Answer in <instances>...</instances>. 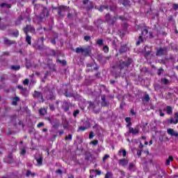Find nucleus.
Wrapping results in <instances>:
<instances>
[{
	"mask_svg": "<svg viewBox=\"0 0 178 178\" xmlns=\"http://www.w3.org/2000/svg\"><path fill=\"white\" fill-rule=\"evenodd\" d=\"M133 63V60L130 58H127L125 60H120L115 63V64L113 66L112 73L115 74V76H120V73L123 69H126L131 65Z\"/></svg>",
	"mask_w": 178,
	"mask_h": 178,
	"instance_id": "1",
	"label": "nucleus"
},
{
	"mask_svg": "<svg viewBox=\"0 0 178 178\" xmlns=\"http://www.w3.org/2000/svg\"><path fill=\"white\" fill-rule=\"evenodd\" d=\"M147 34H148V30H147L146 29H143L141 33L142 35H139L138 37V40L136 42V45H140V44H141V42L144 41V38L143 37H145Z\"/></svg>",
	"mask_w": 178,
	"mask_h": 178,
	"instance_id": "2",
	"label": "nucleus"
},
{
	"mask_svg": "<svg viewBox=\"0 0 178 178\" xmlns=\"http://www.w3.org/2000/svg\"><path fill=\"white\" fill-rule=\"evenodd\" d=\"M23 30L25 34H29V32L35 33V28H34L31 25H26V27L23 29Z\"/></svg>",
	"mask_w": 178,
	"mask_h": 178,
	"instance_id": "3",
	"label": "nucleus"
},
{
	"mask_svg": "<svg viewBox=\"0 0 178 178\" xmlns=\"http://www.w3.org/2000/svg\"><path fill=\"white\" fill-rule=\"evenodd\" d=\"M48 16H49V11H48V9L44 7L42 10V13L40 14L39 17L42 19L44 17H48Z\"/></svg>",
	"mask_w": 178,
	"mask_h": 178,
	"instance_id": "4",
	"label": "nucleus"
},
{
	"mask_svg": "<svg viewBox=\"0 0 178 178\" xmlns=\"http://www.w3.org/2000/svg\"><path fill=\"white\" fill-rule=\"evenodd\" d=\"M168 52V47L159 48L157 49L156 55V56H162V55H165Z\"/></svg>",
	"mask_w": 178,
	"mask_h": 178,
	"instance_id": "5",
	"label": "nucleus"
},
{
	"mask_svg": "<svg viewBox=\"0 0 178 178\" xmlns=\"http://www.w3.org/2000/svg\"><path fill=\"white\" fill-rule=\"evenodd\" d=\"M33 97L36 98V99H42V102H44V98L42 97V93L41 92H38L37 90L34 91Z\"/></svg>",
	"mask_w": 178,
	"mask_h": 178,
	"instance_id": "6",
	"label": "nucleus"
},
{
	"mask_svg": "<svg viewBox=\"0 0 178 178\" xmlns=\"http://www.w3.org/2000/svg\"><path fill=\"white\" fill-rule=\"evenodd\" d=\"M138 133H140V129L137 128L134 129L133 127L129 128L128 134H133L134 136H136V134H138Z\"/></svg>",
	"mask_w": 178,
	"mask_h": 178,
	"instance_id": "7",
	"label": "nucleus"
},
{
	"mask_svg": "<svg viewBox=\"0 0 178 178\" xmlns=\"http://www.w3.org/2000/svg\"><path fill=\"white\" fill-rule=\"evenodd\" d=\"M67 9V7L64 6H60L58 8V14L59 16H63L64 12Z\"/></svg>",
	"mask_w": 178,
	"mask_h": 178,
	"instance_id": "8",
	"label": "nucleus"
},
{
	"mask_svg": "<svg viewBox=\"0 0 178 178\" xmlns=\"http://www.w3.org/2000/svg\"><path fill=\"white\" fill-rule=\"evenodd\" d=\"M167 133L168 134H169L170 136H172V137H178V132H176L173 129H170V128L168 129Z\"/></svg>",
	"mask_w": 178,
	"mask_h": 178,
	"instance_id": "9",
	"label": "nucleus"
},
{
	"mask_svg": "<svg viewBox=\"0 0 178 178\" xmlns=\"http://www.w3.org/2000/svg\"><path fill=\"white\" fill-rule=\"evenodd\" d=\"M62 108L65 112H67V111H69V108H70V106L69 105V103H67V102L63 101Z\"/></svg>",
	"mask_w": 178,
	"mask_h": 178,
	"instance_id": "10",
	"label": "nucleus"
},
{
	"mask_svg": "<svg viewBox=\"0 0 178 178\" xmlns=\"http://www.w3.org/2000/svg\"><path fill=\"white\" fill-rule=\"evenodd\" d=\"M118 163L121 165V166H126L129 163V161L126 159H122L118 161Z\"/></svg>",
	"mask_w": 178,
	"mask_h": 178,
	"instance_id": "11",
	"label": "nucleus"
},
{
	"mask_svg": "<svg viewBox=\"0 0 178 178\" xmlns=\"http://www.w3.org/2000/svg\"><path fill=\"white\" fill-rule=\"evenodd\" d=\"M85 159L86 161H91L92 159V154L90 152H86L85 153Z\"/></svg>",
	"mask_w": 178,
	"mask_h": 178,
	"instance_id": "12",
	"label": "nucleus"
},
{
	"mask_svg": "<svg viewBox=\"0 0 178 178\" xmlns=\"http://www.w3.org/2000/svg\"><path fill=\"white\" fill-rule=\"evenodd\" d=\"M116 20H118V15L111 17L108 23H109V24L114 25L115 23H116Z\"/></svg>",
	"mask_w": 178,
	"mask_h": 178,
	"instance_id": "13",
	"label": "nucleus"
},
{
	"mask_svg": "<svg viewBox=\"0 0 178 178\" xmlns=\"http://www.w3.org/2000/svg\"><path fill=\"white\" fill-rule=\"evenodd\" d=\"M165 111L167 115H172V113H173V108L170 106H167Z\"/></svg>",
	"mask_w": 178,
	"mask_h": 178,
	"instance_id": "14",
	"label": "nucleus"
},
{
	"mask_svg": "<svg viewBox=\"0 0 178 178\" xmlns=\"http://www.w3.org/2000/svg\"><path fill=\"white\" fill-rule=\"evenodd\" d=\"M21 94L24 95V97H29V90H27V88H22Z\"/></svg>",
	"mask_w": 178,
	"mask_h": 178,
	"instance_id": "15",
	"label": "nucleus"
},
{
	"mask_svg": "<svg viewBox=\"0 0 178 178\" xmlns=\"http://www.w3.org/2000/svg\"><path fill=\"white\" fill-rule=\"evenodd\" d=\"M14 40H10L9 39H8L7 38H4V44H6L7 45H12V44H15Z\"/></svg>",
	"mask_w": 178,
	"mask_h": 178,
	"instance_id": "16",
	"label": "nucleus"
},
{
	"mask_svg": "<svg viewBox=\"0 0 178 178\" xmlns=\"http://www.w3.org/2000/svg\"><path fill=\"white\" fill-rule=\"evenodd\" d=\"M25 41L29 45H31V36L29 33L26 34Z\"/></svg>",
	"mask_w": 178,
	"mask_h": 178,
	"instance_id": "17",
	"label": "nucleus"
},
{
	"mask_svg": "<svg viewBox=\"0 0 178 178\" xmlns=\"http://www.w3.org/2000/svg\"><path fill=\"white\" fill-rule=\"evenodd\" d=\"M19 101H20V99L18 97H13V102H12V105H13L14 106H16V105H17V102H19Z\"/></svg>",
	"mask_w": 178,
	"mask_h": 178,
	"instance_id": "18",
	"label": "nucleus"
},
{
	"mask_svg": "<svg viewBox=\"0 0 178 178\" xmlns=\"http://www.w3.org/2000/svg\"><path fill=\"white\" fill-rule=\"evenodd\" d=\"M108 104L106 103V99L105 95H102V106H106Z\"/></svg>",
	"mask_w": 178,
	"mask_h": 178,
	"instance_id": "19",
	"label": "nucleus"
},
{
	"mask_svg": "<svg viewBox=\"0 0 178 178\" xmlns=\"http://www.w3.org/2000/svg\"><path fill=\"white\" fill-rule=\"evenodd\" d=\"M44 8V7L42 5H41V4H35V7H34V9H35V10L38 11V10H43Z\"/></svg>",
	"mask_w": 178,
	"mask_h": 178,
	"instance_id": "20",
	"label": "nucleus"
},
{
	"mask_svg": "<svg viewBox=\"0 0 178 178\" xmlns=\"http://www.w3.org/2000/svg\"><path fill=\"white\" fill-rule=\"evenodd\" d=\"M94 24H95V26H96V27L97 29H99V26L102 24V20L97 19V20L94 22Z\"/></svg>",
	"mask_w": 178,
	"mask_h": 178,
	"instance_id": "21",
	"label": "nucleus"
},
{
	"mask_svg": "<svg viewBox=\"0 0 178 178\" xmlns=\"http://www.w3.org/2000/svg\"><path fill=\"white\" fill-rule=\"evenodd\" d=\"M91 9H94V3L92 1H89V3L86 7V10H91Z\"/></svg>",
	"mask_w": 178,
	"mask_h": 178,
	"instance_id": "22",
	"label": "nucleus"
},
{
	"mask_svg": "<svg viewBox=\"0 0 178 178\" xmlns=\"http://www.w3.org/2000/svg\"><path fill=\"white\" fill-rule=\"evenodd\" d=\"M26 177H30V176H32V177H34V176H35V173L31 172L30 170H26Z\"/></svg>",
	"mask_w": 178,
	"mask_h": 178,
	"instance_id": "23",
	"label": "nucleus"
},
{
	"mask_svg": "<svg viewBox=\"0 0 178 178\" xmlns=\"http://www.w3.org/2000/svg\"><path fill=\"white\" fill-rule=\"evenodd\" d=\"M10 69L11 70H15V72H17V70H20V65H11Z\"/></svg>",
	"mask_w": 178,
	"mask_h": 178,
	"instance_id": "24",
	"label": "nucleus"
},
{
	"mask_svg": "<svg viewBox=\"0 0 178 178\" xmlns=\"http://www.w3.org/2000/svg\"><path fill=\"white\" fill-rule=\"evenodd\" d=\"M168 123H170V124H177L178 123V120L173 119V118H170L168 120Z\"/></svg>",
	"mask_w": 178,
	"mask_h": 178,
	"instance_id": "25",
	"label": "nucleus"
},
{
	"mask_svg": "<svg viewBox=\"0 0 178 178\" xmlns=\"http://www.w3.org/2000/svg\"><path fill=\"white\" fill-rule=\"evenodd\" d=\"M39 113L40 115H41L42 116H44L45 115H47V109L45 108H40L39 110Z\"/></svg>",
	"mask_w": 178,
	"mask_h": 178,
	"instance_id": "26",
	"label": "nucleus"
},
{
	"mask_svg": "<svg viewBox=\"0 0 178 178\" xmlns=\"http://www.w3.org/2000/svg\"><path fill=\"white\" fill-rule=\"evenodd\" d=\"M22 20H23V17H22V16H19L15 22V25L19 26L22 24Z\"/></svg>",
	"mask_w": 178,
	"mask_h": 178,
	"instance_id": "27",
	"label": "nucleus"
},
{
	"mask_svg": "<svg viewBox=\"0 0 178 178\" xmlns=\"http://www.w3.org/2000/svg\"><path fill=\"white\" fill-rule=\"evenodd\" d=\"M0 6L1 8H6V9H10V8H11L10 4L5 3H1Z\"/></svg>",
	"mask_w": 178,
	"mask_h": 178,
	"instance_id": "28",
	"label": "nucleus"
},
{
	"mask_svg": "<svg viewBox=\"0 0 178 178\" xmlns=\"http://www.w3.org/2000/svg\"><path fill=\"white\" fill-rule=\"evenodd\" d=\"M83 55H85V56H88V55H90V49L83 48Z\"/></svg>",
	"mask_w": 178,
	"mask_h": 178,
	"instance_id": "29",
	"label": "nucleus"
},
{
	"mask_svg": "<svg viewBox=\"0 0 178 178\" xmlns=\"http://www.w3.org/2000/svg\"><path fill=\"white\" fill-rule=\"evenodd\" d=\"M76 54H83V52H84V49L77 47V48L76 49Z\"/></svg>",
	"mask_w": 178,
	"mask_h": 178,
	"instance_id": "30",
	"label": "nucleus"
},
{
	"mask_svg": "<svg viewBox=\"0 0 178 178\" xmlns=\"http://www.w3.org/2000/svg\"><path fill=\"white\" fill-rule=\"evenodd\" d=\"M104 9H109V7L108 6H101L99 10V12H103Z\"/></svg>",
	"mask_w": 178,
	"mask_h": 178,
	"instance_id": "31",
	"label": "nucleus"
},
{
	"mask_svg": "<svg viewBox=\"0 0 178 178\" xmlns=\"http://www.w3.org/2000/svg\"><path fill=\"white\" fill-rule=\"evenodd\" d=\"M97 45H99V47H102V45H104V40H98L97 41Z\"/></svg>",
	"mask_w": 178,
	"mask_h": 178,
	"instance_id": "32",
	"label": "nucleus"
},
{
	"mask_svg": "<svg viewBox=\"0 0 178 178\" xmlns=\"http://www.w3.org/2000/svg\"><path fill=\"white\" fill-rule=\"evenodd\" d=\"M111 18L112 17H111V14L107 13L106 15V22H107V23L111 20Z\"/></svg>",
	"mask_w": 178,
	"mask_h": 178,
	"instance_id": "33",
	"label": "nucleus"
},
{
	"mask_svg": "<svg viewBox=\"0 0 178 178\" xmlns=\"http://www.w3.org/2000/svg\"><path fill=\"white\" fill-rule=\"evenodd\" d=\"M127 48L126 47H122L120 49V54H123L124 52H127Z\"/></svg>",
	"mask_w": 178,
	"mask_h": 178,
	"instance_id": "34",
	"label": "nucleus"
},
{
	"mask_svg": "<svg viewBox=\"0 0 178 178\" xmlns=\"http://www.w3.org/2000/svg\"><path fill=\"white\" fill-rule=\"evenodd\" d=\"M89 106L91 108V109H95V103L90 102Z\"/></svg>",
	"mask_w": 178,
	"mask_h": 178,
	"instance_id": "35",
	"label": "nucleus"
},
{
	"mask_svg": "<svg viewBox=\"0 0 178 178\" xmlns=\"http://www.w3.org/2000/svg\"><path fill=\"white\" fill-rule=\"evenodd\" d=\"M84 29H86V30H90V31H95V30L94 29V27H92V26H84Z\"/></svg>",
	"mask_w": 178,
	"mask_h": 178,
	"instance_id": "36",
	"label": "nucleus"
},
{
	"mask_svg": "<svg viewBox=\"0 0 178 178\" xmlns=\"http://www.w3.org/2000/svg\"><path fill=\"white\" fill-rule=\"evenodd\" d=\"M144 101H146V102H149V95H145L143 97Z\"/></svg>",
	"mask_w": 178,
	"mask_h": 178,
	"instance_id": "37",
	"label": "nucleus"
},
{
	"mask_svg": "<svg viewBox=\"0 0 178 178\" xmlns=\"http://www.w3.org/2000/svg\"><path fill=\"white\" fill-rule=\"evenodd\" d=\"M103 51L104 52H105L106 54H108V52H109V47L108 46H104L103 47Z\"/></svg>",
	"mask_w": 178,
	"mask_h": 178,
	"instance_id": "38",
	"label": "nucleus"
},
{
	"mask_svg": "<svg viewBox=\"0 0 178 178\" xmlns=\"http://www.w3.org/2000/svg\"><path fill=\"white\" fill-rule=\"evenodd\" d=\"M5 80H6V75L5 74L1 75L0 77V81L3 82L5 81Z\"/></svg>",
	"mask_w": 178,
	"mask_h": 178,
	"instance_id": "39",
	"label": "nucleus"
},
{
	"mask_svg": "<svg viewBox=\"0 0 178 178\" xmlns=\"http://www.w3.org/2000/svg\"><path fill=\"white\" fill-rule=\"evenodd\" d=\"M134 163H130L129 165V170H133V169H134Z\"/></svg>",
	"mask_w": 178,
	"mask_h": 178,
	"instance_id": "40",
	"label": "nucleus"
},
{
	"mask_svg": "<svg viewBox=\"0 0 178 178\" xmlns=\"http://www.w3.org/2000/svg\"><path fill=\"white\" fill-rule=\"evenodd\" d=\"M29 83H30V80H29V79H26L23 81L24 86H29Z\"/></svg>",
	"mask_w": 178,
	"mask_h": 178,
	"instance_id": "41",
	"label": "nucleus"
},
{
	"mask_svg": "<svg viewBox=\"0 0 178 178\" xmlns=\"http://www.w3.org/2000/svg\"><path fill=\"white\" fill-rule=\"evenodd\" d=\"M79 113H80V110L77 109L73 113V116L76 118V116H77Z\"/></svg>",
	"mask_w": 178,
	"mask_h": 178,
	"instance_id": "42",
	"label": "nucleus"
},
{
	"mask_svg": "<svg viewBox=\"0 0 178 178\" xmlns=\"http://www.w3.org/2000/svg\"><path fill=\"white\" fill-rule=\"evenodd\" d=\"M161 83L164 84H168L169 81L167 79H161Z\"/></svg>",
	"mask_w": 178,
	"mask_h": 178,
	"instance_id": "43",
	"label": "nucleus"
},
{
	"mask_svg": "<svg viewBox=\"0 0 178 178\" xmlns=\"http://www.w3.org/2000/svg\"><path fill=\"white\" fill-rule=\"evenodd\" d=\"M36 161H37L38 165H42V158L37 159Z\"/></svg>",
	"mask_w": 178,
	"mask_h": 178,
	"instance_id": "44",
	"label": "nucleus"
},
{
	"mask_svg": "<svg viewBox=\"0 0 178 178\" xmlns=\"http://www.w3.org/2000/svg\"><path fill=\"white\" fill-rule=\"evenodd\" d=\"M57 62H58V63H62V65H63L64 66L66 65V60H57Z\"/></svg>",
	"mask_w": 178,
	"mask_h": 178,
	"instance_id": "45",
	"label": "nucleus"
},
{
	"mask_svg": "<svg viewBox=\"0 0 178 178\" xmlns=\"http://www.w3.org/2000/svg\"><path fill=\"white\" fill-rule=\"evenodd\" d=\"M162 72H163V68L159 69L158 71H157V74L159 76H161V74H162Z\"/></svg>",
	"mask_w": 178,
	"mask_h": 178,
	"instance_id": "46",
	"label": "nucleus"
},
{
	"mask_svg": "<svg viewBox=\"0 0 178 178\" xmlns=\"http://www.w3.org/2000/svg\"><path fill=\"white\" fill-rule=\"evenodd\" d=\"M112 177V172H107L105 175V178H111Z\"/></svg>",
	"mask_w": 178,
	"mask_h": 178,
	"instance_id": "47",
	"label": "nucleus"
},
{
	"mask_svg": "<svg viewBox=\"0 0 178 178\" xmlns=\"http://www.w3.org/2000/svg\"><path fill=\"white\" fill-rule=\"evenodd\" d=\"M172 9H174V10H178V4L174 3L172 5Z\"/></svg>",
	"mask_w": 178,
	"mask_h": 178,
	"instance_id": "48",
	"label": "nucleus"
},
{
	"mask_svg": "<svg viewBox=\"0 0 178 178\" xmlns=\"http://www.w3.org/2000/svg\"><path fill=\"white\" fill-rule=\"evenodd\" d=\"M86 129H87V127H80L79 128L78 131H80V130H81V131H84L86 130Z\"/></svg>",
	"mask_w": 178,
	"mask_h": 178,
	"instance_id": "49",
	"label": "nucleus"
},
{
	"mask_svg": "<svg viewBox=\"0 0 178 178\" xmlns=\"http://www.w3.org/2000/svg\"><path fill=\"white\" fill-rule=\"evenodd\" d=\"M84 40L85 41H90V40H91V37L89 35H86L84 36Z\"/></svg>",
	"mask_w": 178,
	"mask_h": 178,
	"instance_id": "50",
	"label": "nucleus"
},
{
	"mask_svg": "<svg viewBox=\"0 0 178 178\" xmlns=\"http://www.w3.org/2000/svg\"><path fill=\"white\" fill-rule=\"evenodd\" d=\"M49 106L51 111H55V106H54V104H49Z\"/></svg>",
	"mask_w": 178,
	"mask_h": 178,
	"instance_id": "51",
	"label": "nucleus"
},
{
	"mask_svg": "<svg viewBox=\"0 0 178 178\" xmlns=\"http://www.w3.org/2000/svg\"><path fill=\"white\" fill-rule=\"evenodd\" d=\"M94 138V132H90L89 134V138L90 140Z\"/></svg>",
	"mask_w": 178,
	"mask_h": 178,
	"instance_id": "52",
	"label": "nucleus"
},
{
	"mask_svg": "<svg viewBox=\"0 0 178 178\" xmlns=\"http://www.w3.org/2000/svg\"><path fill=\"white\" fill-rule=\"evenodd\" d=\"M122 5L124 6H126L127 5L129 4V2L127 1V0H123V1L122 2Z\"/></svg>",
	"mask_w": 178,
	"mask_h": 178,
	"instance_id": "53",
	"label": "nucleus"
},
{
	"mask_svg": "<svg viewBox=\"0 0 178 178\" xmlns=\"http://www.w3.org/2000/svg\"><path fill=\"white\" fill-rule=\"evenodd\" d=\"M108 158H109V155L105 154L103 157V162H105Z\"/></svg>",
	"mask_w": 178,
	"mask_h": 178,
	"instance_id": "54",
	"label": "nucleus"
},
{
	"mask_svg": "<svg viewBox=\"0 0 178 178\" xmlns=\"http://www.w3.org/2000/svg\"><path fill=\"white\" fill-rule=\"evenodd\" d=\"M125 122H126L127 123H131V118H125Z\"/></svg>",
	"mask_w": 178,
	"mask_h": 178,
	"instance_id": "55",
	"label": "nucleus"
},
{
	"mask_svg": "<svg viewBox=\"0 0 178 178\" xmlns=\"http://www.w3.org/2000/svg\"><path fill=\"white\" fill-rule=\"evenodd\" d=\"M118 19H120V20H122L123 22V20H125L124 16L121 15V16H118Z\"/></svg>",
	"mask_w": 178,
	"mask_h": 178,
	"instance_id": "56",
	"label": "nucleus"
},
{
	"mask_svg": "<svg viewBox=\"0 0 178 178\" xmlns=\"http://www.w3.org/2000/svg\"><path fill=\"white\" fill-rule=\"evenodd\" d=\"M26 150L24 148L21 151V155H26Z\"/></svg>",
	"mask_w": 178,
	"mask_h": 178,
	"instance_id": "57",
	"label": "nucleus"
},
{
	"mask_svg": "<svg viewBox=\"0 0 178 178\" xmlns=\"http://www.w3.org/2000/svg\"><path fill=\"white\" fill-rule=\"evenodd\" d=\"M109 10H110L111 12H115V10H116V7L110 6Z\"/></svg>",
	"mask_w": 178,
	"mask_h": 178,
	"instance_id": "58",
	"label": "nucleus"
},
{
	"mask_svg": "<svg viewBox=\"0 0 178 178\" xmlns=\"http://www.w3.org/2000/svg\"><path fill=\"white\" fill-rule=\"evenodd\" d=\"M44 127V122H40L39 124H38L37 127L40 128V127Z\"/></svg>",
	"mask_w": 178,
	"mask_h": 178,
	"instance_id": "59",
	"label": "nucleus"
},
{
	"mask_svg": "<svg viewBox=\"0 0 178 178\" xmlns=\"http://www.w3.org/2000/svg\"><path fill=\"white\" fill-rule=\"evenodd\" d=\"M72 134H69L67 136L65 137V140H72Z\"/></svg>",
	"mask_w": 178,
	"mask_h": 178,
	"instance_id": "60",
	"label": "nucleus"
},
{
	"mask_svg": "<svg viewBox=\"0 0 178 178\" xmlns=\"http://www.w3.org/2000/svg\"><path fill=\"white\" fill-rule=\"evenodd\" d=\"M91 143L93 145H97V144H98V140H95L92 141Z\"/></svg>",
	"mask_w": 178,
	"mask_h": 178,
	"instance_id": "61",
	"label": "nucleus"
},
{
	"mask_svg": "<svg viewBox=\"0 0 178 178\" xmlns=\"http://www.w3.org/2000/svg\"><path fill=\"white\" fill-rule=\"evenodd\" d=\"M120 152L122 153V156L124 157L126 156V150H120Z\"/></svg>",
	"mask_w": 178,
	"mask_h": 178,
	"instance_id": "62",
	"label": "nucleus"
},
{
	"mask_svg": "<svg viewBox=\"0 0 178 178\" xmlns=\"http://www.w3.org/2000/svg\"><path fill=\"white\" fill-rule=\"evenodd\" d=\"M174 118H175V120L178 121V113H175Z\"/></svg>",
	"mask_w": 178,
	"mask_h": 178,
	"instance_id": "63",
	"label": "nucleus"
},
{
	"mask_svg": "<svg viewBox=\"0 0 178 178\" xmlns=\"http://www.w3.org/2000/svg\"><path fill=\"white\" fill-rule=\"evenodd\" d=\"M15 37H19V31H16L15 33H14Z\"/></svg>",
	"mask_w": 178,
	"mask_h": 178,
	"instance_id": "64",
	"label": "nucleus"
}]
</instances>
